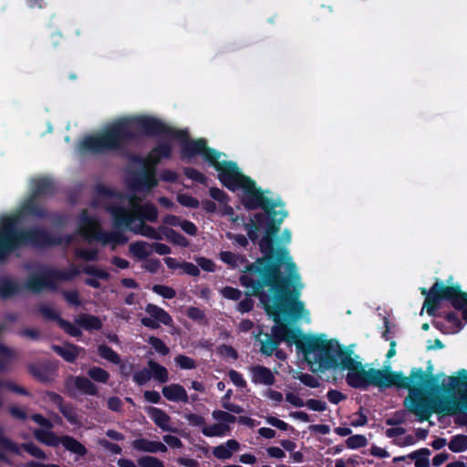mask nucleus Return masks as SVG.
Masks as SVG:
<instances>
[{
    "instance_id": "obj_8",
    "label": "nucleus",
    "mask_w": 467,
    "mask_h": 467,
    "mask_svg": "<svg viewBox=\"0 0 467 467\" xmlns=\"http://www.w3.org/2000/svg\"><path fill=\"white\" fill-rule=\"evenodd\" d=\"M78 274L74 265L62 270L39 264L29 272L25 286L28 292L56 291L59 284L73 280Z\"/></svg>"
},
{
    "instance_id": "obj_16",
    "label": "nucleus",
    "mask_w": 467,
    "mask_h": 467,
    "mask_svg": "<svg viewBox=\"0 0 467 467\" xmlns=\"http://www.w3.org/2000/svg\"><path fill=\"white\" fill-rule=\"evenodd\" d=\"M420 292H463L458 283L453 282V276L450 275L442 281L435 278L433 285L429 288L420 287Z\"/></svg>"
},
{
    "instance_id": "obj_23",
    "label": "nucleus",
    "mask_w": 467,
    "mask_h": 467,
    "mask_svg": "<svg viewBox=\"0 0 467 467\" xmlns=\"http://www.w3.org/2000/svg\"><path fill=\"white\" fill-rule=\"evenodd\" d=\"M52 349L68 362H74L79 353V348L73 344L53 345Z\"/></svg>"
},
{
    "instance_id": "obj_21",
    "label": "nucleus",
    "mask_w": 467,
    "mask_h": 467,
    "mask_svg": "<svg viewBox=\"0 0 467 467\" xmlns=\"http://www.w3.org/2000/svg\"><path fill=\"white\" fill-rule=\"evenodd\" d=\"M240 448L239 442L235 440H229L225 444L219 445L213 448V454L221 460L231 458L233 451H238Z\"/></svg>"
},
{
    "instance_id": "obj_27",
    "label": "nucleus",
    "mask_w": 467,
    "mask_h": 467,
    "mask_svg": "<svg viewBox=\"0 0 467 467\" xmlns=\"http://www.w3.org/2000/svg\"><path fill=\"white\" fill-rule=\"evenodd\" d=\"M151 418L154 422L163 431L174 432L175 430L168 425L170 417L161 410L158 408H151Z\"/></svg>"
},
{
    "instance_id": "obj_50",
    "label": "nucleus",
    "mask_w": 467,
    "mask_h": 467,
    "mask_svg": "<svg viewBox=\"0 0 467 467\" xmlns=\"http://www.w3.org/2000/svg\"><path fill=\"white\" fill-rule=\"evenodd\" d=\"M210 196L219 203L229 202L230 197L226 192L217 187H211L209 190Z\"/></svg>"
},
{
    "instance_id": "obj_58",
    "label": "nucleus",
    "mask_w": 467,
    "mask_h": 467,
    "mask_svg": "<svg viewBox=\"0 0 467 467\" xmlns=\"http://www.w3.org/2000/svg\"><path fill=\"white\" fill-rule=\"evenodd\" d=\"M199 269L202 268L206 272H214L215 264L213 260L206 257H199L196 260Z\"/></svg>"
},
{
    "instance_id": "obj_64",
    "label": "nucleus",
    "mask_w": 467,
    "mask_h": 467,
    "mask_svg": "<svg viewBox=\"0 0 467 467\" xmlns=\"http://www.w3.org/2000/svg\"><path fill=\"white\" fill-rule=\"evenodd\" d=\"M229 378L236 386L240 388H244L246 386V382L244 380L242 375L235 370L232 369L229 371Z\"/></svg>"
},
{
    "instance_id": "obj_33",
    "label": "nucleus",
    "mask_w": 467,
    "mask_h": 467,
    "mask_svg": "<svg viewBox=\"0 0 467 467\" xmlns=\"http://www.w3.org/2000/svg\"><path fill=\"white\" fill-rule=\"evenodd\" d=\"M153 155H157L158 158L171 159L172 154V147L168 141H160L151 150Z\"/></svg>"
},
{
    "instance_id": "obj_36",
    "label": "nucleus",
    "mask_w": 467,
    "mask_h": 467,
    "mask_svg": "<svg viewBox=\"0 0 467 467\" xmlns=\"http://www.w3.org/2000/svg\"><path fill=\"white\" fill-rule=\"evenodd\" d=\"M0 448L6 451L20 454V447L4 434L2 427H0Z\"/></svg>"
},
{
    "instance_id": "obj_62",
    "label": "nucleus",
    "mask_w": 467,
    "mask_h": 467,
    "mask_svg": "<svg viewBox=\"0 0 467 467\" xmlns=\"http://www.w3.org/2000/svg\"><path fill=\"white\" fill-rule=\"evenodd\" d=\"M85 273L88 274V275H94V276H96L98 278H100V279H106L109 276V274L105 270L99 269V268H98L96 266H88V267H86Z\"/></svg>"
},
{
    "instance_id": "obj_9",
    "label": "nucleus",
    "mask_w": 467,
    "mask_h": 467,
    "mask_svg": "<svg viewBox=\"0 0 467 467\" xmlns=\"http://www.w3.org/2000/svg\"><path fill=\"white\" fill-rule=\"evenodd\" d=\"M78 234L88 242L93 240L100 241L103 244L113 243L115 244H123L128 242V238L121 232H105L102 230L98 217L92 216L86 209L80 212L78 223Z\"/></svg>"
},
{
    "instance_id": "obj_60",
    "label": "nucleus",
    "mask_w": 467,
    "mask_h": 467,
    "mask_svg": "<svg viewBox=\"0 0 467 467\" xmlns=\"http://www.w3.org/2000/svg\"><path fill=\"white\" fill-rule=\"evenodd\" d=\"M160 179L165 182H175L178 179L176 171L165 169L160 174Z\"/></svg>"
},
{
    "instance_id": "obj_34",
    "label": "nucleus",
    "mask_w": 467,
    "mask_h": 467,
    "mask_svg": "<svg viewBox=\"0 0 467 467\" xmlns=\"http://www.w3.org/2000/svg\"><path fill=\"white\" fill-rule=\"evenodd\" d=\"M16 357V352L0 343V370H5L7 365Z\"/></svg>"
},
{
    "instance_id": "obj_37",
    "label": "nucleus",
    "mask_w": 467,
    "mask_h": 467,
    "mask_svg": "<svg viewBox=\"0 0 467 467\" xmlns=\"http://www.w3.org/2000/svg\"><path fill=\"white\" fill-rule=\"evenodd\" d=\"M98 352L101 358L113 364H119L121 361L119 356L107 345H100L98 348Z\"/></svg>"
},
{
    "instance_id": "obj_46",
    "label": "nucleus",
    "mask_w": 467,
    "mask_h": 467,
    "mask_svg": "<svg viewBox=\"0 0 467 467\" xmlns=\"http://www.w3.org/2000/svg\"><path fill=\"white\" fill-rule=\"evenodd\" d=\"M347 446L350 449L365 447L368 443L367 438L363 435H354L346 441Z\"/></svg>"
},
{
    "instance_id": "obj_15",
    "label": "nucleus",
    "mask_w": 467,
    "mask_h": 467,
    "mask_svg": "<svg viewBox=\"0 0 467 467\" xmlns=\"http://www.w3.org/2000/svg\"><path fill=\"white\" fill-rule=\"evenodd\" d=\"M32 192L31 194L39 198L52 197L57 192L55 182L48 177H37L32 180Z\"/></svg>"
},
{
    "instance_id": "obj_49",
    "label": "nucleus",
    "mask_w": 467,
    "mask_h": 467,
    "mask_svg": "<svg viewBox=\"0 0 467 467\" xmlns=\"http://www.w3.org/2000/svg\"><path fill=\"white\" fill-rule=\"evenodd\" d=\"M140 467H164V464L159 459L152 456H143L138 460Z\"/></svg>"
},
{
    "instance_id": "obj_45",
    "label": "nucleus",
    "mask_w": 467,
    "mask_h": 467,
    "mask_svg": "<svg viewBox=\"0 0 467 467\" xmlns=\"http://www.w3.org/2000/svg\"><path fill=\"white\" fill-rule=\"evenodd\" d=\"M39 312L42 316L47 319H59V313L56 310V308L49 304H41L38 307Z\"/></svg>"
},
{
    "instance_id": "obj_61",
    "label": "nucleus",
    "mask_w": 467,
    "mask_h": 467,
    "mask_svg": "<svg viewBox=\"0 0 467 467\" xmlns=\"http://www.w3.org/2000/svg\"><path fill=\"white\" fill-rule=\"evenodd\" d=\"M180 227L189 235H196L197 234V227L196 225L188 220H183L181 222Z\"/></svg>"
},
{
    "instance_id": "obj_10",
    "label": "nucleus",
    "mask_w": 467,
    "mask_h": 467,
    "mask_svg": "<svg viewBox=\"0 0 467 467\" xmlns=\"http://www.w3.org/2000/svg\"><path fill=\"white\" fill-rule=\"evenodd\" d=\"M108 210L111 214L113 225L117 229L128 228L135 220L155 223L158 219V209L151 202L135 203L134 212H130L121 205H111Z\"/></svg>"
},
{
    "instance_id": "obj_47",
    "label": "nucleus",
    "mask_w": 467,
    "mask_h": 467,
    "mask_svg": "<svg viewBox=\"0 0 467 467\" xmlns=\"http://www.w3.org/2000/svg\"><path fill=\"white\" fill-rule=\"evenodd\" d=\"M59 410L62 413V415L71 423H78V415L75 412L72 406L67 404H63L59 407Z\"/></svg>"
},
{
    "instance_id": "obj_2",
    "label": "nucleus",
    "mask_w": 467,
    "mask_h": 467,
    "mask_svg": "<svg viewBox=\"0 0 467 467\" xmlns=\"http://www.w3.org/2000/svg\"><path fill=\"white\" fill-rule=\"evenodd\" d=\"M241 203L247 211L262 209V213L254 214V220L244 224L247 235L253 243H258L263 256L256 265H262L266 275L267 270L274 263L284 259L286 248L275 246V236L280 231L281 224L288 216V212L284 209L285 202L281 198L272 199L265 195L270 193L269 190L264 191L256 186L255 181L252 178L243 187ZM266 275H265V277Z\"/></svg>"
},
{
    "instance_id": "obj_54",
    "label": "nucleus",
    "mask_w": 467,
    "mask_h": 467,
    "mask_svg": "<svg viewBox=\"0 0 467 467\" xmlns=\"http://www.w3.org/2000/svg\"><path fill=\"white\" fill-rule=\"evenodd\" d=\"M180 273L186 274L188 275L195 277L200 275V269H199L198 265H195L194 264H192L191 262L183 261L182 265V271Z\"/></svg>"
},
{
    "instance_id": "obj_17",
    "label": "nucleus",
    "mask_w": 467,
    "mask_h": 467,
    "mask_svg": "<svg viewBox=\"0 0 467 467\" xmlns=\"http://www.w3.org/2000/svg\"><path fill=\"white\" fill-rule=\"evenodd\" d=\"M132 447L137 451L150 453H156L158 451H167V447L162 442L149 441L147 439H137L133 441Z\"/></svg>"
},
{
    "instance_id": "obj_4",
    "label": "nucleus",
    "mask_w": 467,
    "mask_h": 467,
    "mask_svg": "<svg viewBox=\"0 0 467 467\" xmlns=\"http://www.w3.org/2000/svg\"><path fill=\"white\" fill-rule=\"evenodd\" d=\"M279 262L274 263L271 270L265 271L262 265H257V258L249 263L244 255L237 254L230 251H222L219 258L232 269L239 268L242 274L239 281L242 286L248 289L247 292H275V293H296L305 288L296 264L293 261L288 248L286 254Z\"/></svg>"
},
{
    "instance_id": "obj_48",
    "label": "nucleus",
    "mask_w": 467,
    "mask_h": 467,
    "mask_svg": "<svg viewBox=\"0 0 467 467\" xmlns=\"http://www.w3.org/2000/svg\"><path fill=\"white\" fill-rule=\"evenodd\" d=\"M21 447L37 459L46 460L47 458V454L33 443H23Z\"/></svg>"
},
{
    "instance_id": "obj_52",
    "label": "nucleus",
    "mask_w": 467,
    "mask_h": 467,
    "mask_svg": "<svg viewBox=\"0 0 467 467\" xmlns=\"http://www.w3.org/2000/svg\"><path fill=\"white\" fill-rule=\"evenodd\" d=\"M58 324L61 328L72 337H79L81 335L79 328L64 319H58Z\"/></svg>"
},
{
    "instance_id": "obj_43",
    "label": "nucleus",
    "mask_w": 467,
    "mask_h": 467,
    "mask_svg": "<svg viewBox=\"0 0 467 467\" xmlns=\"http://www.w3.org/2000/svg\"><path fill=\"white\" fill-rule=\"evenodd\" d=\"M183 173L187 178L201 184H205L207 182V177L195 168L186 167L183 169Z\"/></svg>"
},
{
    "instance_id": "obj_31",
    "label": "nucleus",
    "mask_w": 467,
    "mask_h": 467,
    "mask_svg": "<svg viewBox=\"0 0 467 467\" xmlns=\"http://www.w3.org/2000/svg\"><path fill=\"white\" fill-rule=\"evenodd\" d=\"M74 385L77 389L88 395L97 394V387L88 378L75 377Z\"/></svg>"
},
{
    "instance_id": "obj_41",
    "label": "nucleus",
    "mask_w": 467,
    "mask_h": 467,
    "mask_svg": "<svg viewBox=\"0 0 467 467\" xmlns=\"http://www.w3.org/2000/svg\"><path fill=\"white\" fill-rule=\"evenodd\" d=\"M0 292H21L17 282L8 276L0 277Z\"/></svg>"
},
{
    "instance_id": "obj_39",
    "label": "nucleus",
    "mask_w": 467,
    "mask_h": 467,
    "mask_svg": "<svg viewBox=\"0 0 467 467\" xmlns=\"http://www.w3.org/2000/svg\"><path fill=\"white\" fill-rule=\"evenodd\" d=\"M449 448L454 452H461L467 449V436L456 435L449 443Z\"/></svg>"
},
{
    "instance_id": "obj_51",
    "label": "nucleus",
    "mask_w": 467,
    "mask_h": 467,
    "mask_svg": "<svg viewBox=\"0 0 467 467\" xmlns=\"http://www.w3.org/2000/svg\"><path fill=\"white\" fill-rule=\"evenodd\" d=\"M142 268L151 274H157L161 268V264L157 258H149L145 259Z\"/></svg>"
},
{
    "instance_id": "obj_30",
    "label": "nucleus",
    "mask_w": 467,
    "mask_h": 467,
    "mask_svg": "<svg viewBox=\"0 0 467 467\" xmlns=\"http://www.w3.org/2000/svg\"><path fill=\"white\" fill-rule=\"evenodd\" d=\"M146 312L154 319L161 322L164 325H169L171 322V317L161 308L149 304L146 307Z\"/></svg>"
},
{
    "instance_id": "obj_32",
    "label": "nucleus",
    "mask_w": 467,
    "mask_h": 467,
    "mask_svg": "<svg viewBox=\"0 0 467 467\" xmlns=\"http://www.w3.org/2000/svg\"><path fill=\"white\" fill-rule=\"evenodd\" d=\"M230 431V427L225 423H216L211 426H204L202 433L208 437L223 436Z\"/></svg>"
},
{
    "instance_id": "obj_29",
    "label": "nucleus",
    "mask_w": 467,
    "mask_h": 467,
    "mask_svg": "<svg viewBox=\"0 0 467 467\" xmlns=\"http://www.w3.org/2000/svg\"><path fill=\"white\" fill-rule=\"evenodd\" d=\"M75 321L86 329H99L101 327L100 320L95 316L79 314L75 318Z\"/></svg>"
},
{
    "instance_id": "obj_55",
    "label": "nucleus",
    "mask_w": 467,
    "mask_h": 467,
    "mask_svg": "<svg viewBox=\"0 0 467 467\" xmlns=\"http://www.w3.org/2000/svg\"><path fill=\"white\" fill-rule=\"evenodd\" d=\"M149 343L155 348L156 351L162 355H167L170 351L164 342L158 337H150L149 338Z\"/></svg>"
},
{
    "instance_id": "obj_38",
    "label": "nucleus",
    "mask_w": 467,
    "mask_h": 467,
    "mask_svg": "<svg viewBox=\"0 0 467 467\" xmlns=\"http://www.w3.org/2000/svg\"><path fill=\"white\" fill-rule=\"evenodd\" d=\"M130 252L138 259L145 260L150 255V252L147 249V244L144 242H136L130 244Z\"/></svg>"
},
{
    "instance_id": "obj_22",
    "label": "nucleus",
    "mask_w": 467,
    "mask_h": 467,
    "mask_svg": "<svg viewBox=\"0 0 467 467\" xmlns=\"http://www.w3.org/2000/svg\"><path fill=\"white\" fill-rule=\"evenodd\" d=\"M159 230L161 232L162 238L165 237L170 243L182 247L189 245L187 238L174 229L167 226H160Z\"/></svg>"
},
{
    "instance_id": "obj_14",
    "label": "nucleus",
    "mask_w": 467,
    "mask_h": 467,
    "mask_svg": "<svg viewBox=\"0 0 467 467\" xmlns=\"http://www.w3.org/2000/svg\"><path fill=\"white\" fill-rule=\"evenodd\" d=\"M158 184L159 181L153 168L142 167L141 170L134 172L130 181V188L136 192H150Z\"/></svg>"
},
{
    "instance_id": "obj_13",
    "label": "nucleus",
    "mask_w": 467,
    "mask_h": 467,
    "mask_svg": "<svg viewBox=\"0 0 467 467\" xmlns=\"http://www.w3.org/2000/svg\"><path fill=\"white\" fill-rule=\"evenodd\" d=\"M11 225L6 223L0 230V264L5 263L7 258L15 253V249L22 243V240L31 237L29 233H21L15 235L11 232Z\"/></svg>"
},
{
    "instance_id": "obj_11",
    "label": "nucleus",
    "mask_w": 467,
    "mask_h": 467,
    "mask_svg": "<svg viewBox=\"0 0 467 467\" xmlns=\"http://www.w3.org/2000/svg\"><path fill=\"white\" fill-rule=\"evenodd\" d=\"M442 300L449 301L455 309L462 311V318L467 322V294H427L423 308L430 316H434Z\"/></svg>"
},
{
    "instance_id": "obj_1",
    "label": "nucleus",
    "mask_w": 467,
    "mask_h": 467,
    "mask_svg": "<svg viewBox=\"0 0 467 467\" xmlns=\"http://www.w3.org/2000/svg\"><path fill=\"white\" fill-rule=\"evenodd\" d=\"M141 136H165L181 141L182 159H192L202 155L216 171L223 162H219L220 152L207 146L206 140H190L186 130L174 129L162 120L150 116H135L116 120L101 132L86 136L80 142L83 151L93 154L118 152L125 155L128 144Z\"/></svg>"
},
{
    "instance_id": "obj_3",
    "label": "nucleus",
    "mask_w": 467,
    "mask_h": 467,
    "mask_svg": "<svg viewBox=\"0 0 467 467\" xmlns=\"http://www.w3.org/2000/svg\"><path fill=\"white\" fill-rule=\"evenodd\" d=\"M369 386L380 389L395 386L410 390L403 400V406L409 412L416 415L419 420H429L432 413L453 415L460 410L461 401L453 394L429 398L424 389L431 381L422 368H413L409 377L400 371H391L389 367L385 369L370 368L368 374Z\"/></svg>"
},
{
    "instance_id": "obj_5",
    "label": "nucleus",
    "mask_w": 467,
    "mask_h": 467,
    "mask_svg": "<svg viewBox=\"0 0 467 467\" xmlns=\"http://www.w3.org/2000/svg\"><path fill=\"white\" fill-rule=\"evenodd\" d=\"M257 296L266 314L275 321L271 334L262 331L255 336L261 344L260 352L267 357L277 350L281 341L297 344L301 341L302 330L296 326L300 319L309 322V313L299 294H249Z\"/></svg>"
},
{
    "instance_id": "obj_57",
    "label": "nucleus",
    "mask_w": 467,
    "mask_h": 467,
    "mask_svg": "<svg viewBox=\"0 0 467 467\" xmlns=\"http://www.w3.org/2000/svg\"><path fill=\"white\" fill-rule=\"evenodd\" d=\"M175 362L177 365H179L182 368H184V369H190V368H195L194 360L186 356H183V355L177 356L175 358Z\"/></svg>"
},
{
    "instance_id": "obj_18",
    "label": "nucleus",
    "mask_w": 467,
    "mask_h": 467,
    "mask_svg": "<svg viewBox=\"0 0 467 467\" xmlns=\"http://www.w3.org/2000/svg\"><path fill=\"white\" fill-rule=\"evenodd\" d=\"M253 381L256 384L273 385L275 377L272 371L263 366H254L251 368Z\"/></svg>"
},
{
    "instance_id": "obj_6",
    "label": "nucleus",
    "mask_w": 467,
    "mask_h": 467,
    "mask_svg": "<svg viewBox=\"0 0 467 467\" xmlns=\"http://www.w3.org/2000/svg\"><path fill=\"white\" fill-rule=\"evenodd\" d=\"M297 348L310 364L317 365L320 371L340 368L348 369L347 382L353 388L365 389L369 386L370 368L352 358L351 348L343 349L335 339L327 340L324 334L314 336L303 334Z\"/></svg>"
},
{
    "instance_id": "obj_40",
    "label": "nucleus",
    "mask_w": 467,
    "mask_h": 467,
    "mask_svg": "<svg viewBox=\"0 0 467 467\" xmlns=\"http://www.w3.org/2000/svg\"><path fill=\"white\" fill-rule=\"evenodd\" d=\"M459 386H464L467 388V370L461 369L458 372V376H451L449 378V386L448 389H454Z\"/></svg>"
},
{
    "instance_id": "obj_44",
    "label": "nucleus",
    "mask_w": 467,
    "mask_h": 467,
    "mask_svg": "<svg viewBox=\"0 0 467 467\" xmlns=\"http://www.w3.org/2000/svg\"><path fill=\"white\" fill-rule=\"evenodd\" d=\"M88 375L95 381L105 383L109 379V373L101 368L93 367L88 369Z\"/></svg>"
},
{
    "instance_id": "obj_59",
    "label": "nucleus",
    "mask_w": 467,
    "mask_h": 467,
    "mask_svg": "<svg viewBox=\"0 0 467 467\" xmlns=\"http://www.w3.org/2000/svg\"><path fill=\"white\" fill-rule=\"evenodd\" d=\"M297 379L304 383L305 385L311 387V388H317L318 387L319 383L318 380L309 374L300 373L297 376Z\"/></svg>"
},
{
    "instance_id": "obj_12",
    "label": "nucleus",
    "mask_w": 467,
    "mask_h": 467,
    "mask_svg": "<svg viewBox=\"0 0 467 467\" xmlns=\"http://www.w3.org/2000/svg\"><path fill=\"white\" fill-rule=\"evenodd\" d=\"M218 171V179L220 182L229 191L235 192L243 189L247 181L251 178L243 174L236 162L233 161H224Z\"/></svg>"
},
{
    "instance_id": "obj_25",
    "label": "nucleus",
    "mask_w": 467,
    "mask_h": 467,
    "mask_svg": "<svg viewBox=\"0 0 467 467\" xmlns=\"http://www.w3.org/2000/svg\"><path fill=\"white\" fill-rule=\"evenodd\" d=\"M61 444L65 447L66 450L80 456H84L87 453L85 446L73 437L67 435L62 436Z\"/></svg>"
},
{
    "instance_id": "obj_28",
    "label": "nucleus",
    "mask_w": 467,
    "mask_h": 467,
    "mask_svg": "<svg viewBox=\"0 0 467 467\" xmlns=\"http://www.w3.org/2000/svg\"><path fill=\"white\" fill-rule=\"evenodd\" d=\"M34 436L40 442L45 443L51 447H56L59 443H61V437H57L53 432H50V431L37 429L34 431Z\"/></svg>"
},
{
    "instance_id": "obj_19",
    "label": "nucleus",
    "mask_w": 467,
    "mask_h": 467,
    "mask_svg": "<svg viewBox=\"0 0 467 467\" xmlns=\"http://www.w3.org/2000/svg\"><path fill=\"white\" fill-rule=\"evenodd\" d=\"M162 394L168 400L171 401L182 400L187 402L189 400L186 390L179 384H171L163 387Z\"/></svg>"
},
{
    "instance_id": "obj_56",
    "label": "nucleus",
    "mask_w": 467,
    "mask_h": 467,
    "mask_svg": "<svg viewBox=\"0 0 467 467\" xmlns=\"http://www.w3.org/2000/svg\"><path fill=\"white\" fill-rule=\"evenodd\" d=\"M213 418L216 420H222L223 422H234L237 418L231 413L223 410H214L213 412Z\"/></svg>"
},
{
    "instance_id": "obj_42",
    "label": "nucleus",
    "mask_w": 467,
    "mask_h": 467,
    "mask_svg": "<svg viewBox=\"0 0 467 467\" xmlns=\"http://www.w3.org/2000/svg\"><path fill=\"white\" fill-rule=\"evenodd\" d=\"M177 202L183 207L196 209L200 206L198 199L187 193H181L177 195Z\"/></svg>"
},
{
    "instance_id": "obj_26",
    "label": "nucleus",
    "mask_w": 467,
    "mask_h": 467,
    "mask_svg": "<svg viewBox=\"0 0 467 467\" xmlns=\"http://www.w3.org/2000/svg\"><path fill=\"white\" fill-rule=\"evenodd\" d=\"M29 373L37 380L47 383L51 380V371L48 367L45 365H29Z\"/></svg>"
},
{
    "instance_id": "obj_63",
    "label": "nucleus",
    "mask_w": 467,
    "mask_h": 467,
    "mask_svg": "<svg viewBox=\"0 0 467 467\" xmlns=\"http://www.w3.org/2000/svg\"><path fill=\"white\" fill-rule=\"evenodd\" d=\"M306 406L308 409L316 410V411H323L327 409V405L325 402L318 400H313V399L308 400L306 402Z\"/></svg>"
},
{
    "instance_id": "obj_24",
    "label": "nucleus",
    "mask_w": 467,
    "mask_h": 467,
    "mask_svg": "<svg viewBox=\"0 0 467 467\" xmlns=\"http://www.w3.org/2000/svg\"><path fill=\"white\" fill-rule=\"evenodd\" d=\"M129 160L131 162L139 163L144 168H153L154 171L157 172V165L161 162V159L157 155H153L152 151L148 154L146 158H143L138 154H130Z\"/></svg>"
},
{
    "instance_id": "obj_53",
    "label": "nucleus",
    "mask_w": 467,
    "mask_h": 467,
    "mask_svg": "<svg viewBox=\"0 0 467 467\" xmlns=\"http://www.w3.org/2000/svg\"><path fill=\"white\" fill-rule=\"evenodd\" d=\"M151 378V372L148 368H143L140 371H137L133 375V379L139 385H143L148 382Z\"/></svg>"
},
{
    "instance_id": "obj_20",
    "label": "nucleus",
    "mask_w": 467,
    "mask_h": 467,
    "mask_svg": "<svg viewBox=\"0 0 467 467\" xmlns=\"http://www.w3.org/2000/svg\"><path fill=\"white\" fill-rule=\"evenodd\" d=\"M127 229H130L136 234H140L142 236L148 237L153 240H162L161 232L154 227L146 224L144 222H140L135 226H130Z\"/></svg>"
},
{
    "instance_id": "obj_35",
    "label": "nucleus",
    "mask_w": 467,
    "mask_h": 467,
    "mask_svg": "<svg viewBox=\"0 0 467 467\" xmlns=\"http://www.w3.org/2000/svg\"><path fill=\"white\" fill-rule=\"evenodd\" d=\"M148 366L151 372V376L153 375L155 379H157L162 383L168 380V371L164 367L159 365L157 362L153 360H150L148 362Z\"/></svg>"
},
{
    "instance_id": "obj_7",
    "label": "nucleus",
    "mask_w": 467,
    "mask_h": 467,
    "mask_svg": "<svg viewBox=\"0 0 467 467\" xmlns=\"http://www.w3.org/2000/svg\"><path fill=\"white\" fill-rule=\"evenodd\" d=\"M35 217L38 219H47L57 226H64L67 223V218L66 215L57 213L48 212L38 202V198L30 195L24 200L20 205L17 213L14 215L4 216L0 220V230L4 225L9 223L11 225V232L15 235H19L21 233H29V237L15 249V252L21 249L24 246L30 245L35 248H46L55 245H60L62 239L57 236H53L47 230L40 227H30L27 229H17V225L20 221L24 218Z\"/></svg>"
}]
</instances>
